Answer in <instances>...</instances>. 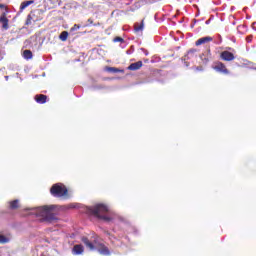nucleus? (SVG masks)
I'll list each match as a JSON object with an SVG mask.
<instances>
[{"mask_svg": "<svg viewBox=\"0 0 256 256\" xmlns=\"http://www.w3.org/2000/svg\"><path fill=\"white\" fill-rule=\"evenodd\" d=\"M86 213L88 215H93V217H96L97 219L106 221V223L113 221L112 217L107 216V213H109V208L105 204H96L94 206L87 207Z\"/></svg>", "mask_w": 256, "mask_h": 256, "instance_id": "1", "label": "nucleus"}, {"mask_svg": "<svg viewBox=\"0 0 256 256\" xmlns=\"http://www.w3.org/2000/svg\"><path fill=\"white\" fill-rule=\"evenodd\" d=\"M53 211H55V205H44L37 208V215L44 217V221L53 223L57 221V215Z\"/></svg>", "mask_w": 256, "mask_h": 256, "instance_id": "2", "label": "nucleus"}, {"mask_svg": "<svg viewBox=\"0 0 256 256\" xmlns=\"http://www.w3.org/2000/svg\"><path fill=\"white\" fill-rule=\"evenodd\" d=\"M50 194L53 197H58V198L67 197L69 195V190L64 184L56 183V184H53L52 187L50 188Z\"/></svg>", "mask_w": 256, "mask_h": 256, "instance_id": "3", "label": "nucleus"}, {"mask_svg": "<svg viewBox=\"0 0 256 256\" xmlns=\"http://www.w3.org/2000/svg\"><path fill=\"white\" fill-rule=\"evenodd\" d=\"M38 21H43V16H41L40 10L31 11L26 19L25 25H33V23H37Z\"/></svg>", "mask_w": 256, "mask_h": 256, "instance_id": "4", "label": "nucleus"}, {"mask_svg": "<svg viewBox=\"0 0 256 256\" xmlns=\"http://www.w3.org/2000/svg\"><path fill=\"white\" fill-rule=\"evenodd\" d=\"M214 71H217V73H222V75H229V69H227V66L223 62H215L213 66Z\"/></svg>", "mask_w": 256, "mask_h": 256, "instance_id": "5", "label": "nucleus"}, {"mask_svg": "<svg viewBox=\"0 0 256 256\" xmlns=\"http://www.w3.org/2000/svg\"><path fill=\"white\" fill-rule=\"evenodd\" d=\"M220 59L222 61H227V62L235 61V54H233L232 52H229V50H225L220 53Z\"/></svg>", "mask_w": 256, "mask_h": 256, "instance_id": "6", "label": "nucleus"}, {"mask_svg": "<svg viewBox=\"0 0 256 256\" xmlns=\"http://www.w3.org/2000/svg\"><path fill=\"white\" fill-rule=\"evenodd\" d=\"M0 23L2 25V29H4L5 31L9 29V19L7 18V12H3L0 15Z\"/></svg>", "mask_w": 256, "mask_h": 256, "instance_id": "7", "label": "nucleus"}, {"mask_svg": "<svg viewBox=\"0 0 256 256\" xmlns=\"http://www.w3.org/2000/svg\"><path fill=\"white\" fill-rule=\"evenodd\" d=\"M211 41H213V37L206 36V37L199 38L195 42V45L196 47H199V45H205V43H211Z\"/></svg>", "mask_w": 256, "mask_h": 256, "instance_id": "8", "label": "nucleus"}, {"mask_svg": "<svg viewBox=\"0 0 256 256\" xmlns=\"http://www.w3.org/2000/svg\"><path fill=\"white\" fill-rule=\"evenodd\" d=\"M81 241H82V243H84V245H85L88 249H90V251H95V244H94L93 242H91V241L89 240V238H87V237H82V238H81Z\"/></svg>", "mask_w": 256, "mask_h": 256, "instance_id": "9", "label": "nucleus"}, {"mask_svg": "<svg viewBox=\"0 0 256 256\" xmlns=\"http://www.w3.org/2000/svg\"><path fill=\"white\" fill-rule=\"evenodd\" d=\"M141 67H143V61H138V62L130 64L128 66V70L129 71H139V69H141Z\"/></svg>", "mask_w": 256, "mask_h": 256, "instance_id": "10", "label": "nucleus"}, {"mask_svg": "<svg viewBox=\"0 0 256 256\" xmlns=\"http://www.w3.org/2000/svg\"><path fill=\"white\" fill-rule=\"evenodd\" d=\"M84 251H85V248L81 244L74 245V247L72 249L73 255H81V254H83Z\"/></svg>", "mask_w": 256, "mask_h": 256, "instance_id": "11", "label": "nucleus"}, {"mask_svg": "<svg viewBox=\"0 0 256 256\" xmlns=\"http://www.w3.org/2000/svg\"><path fill=\"white\" fill-rule=\"evenodd\" d=\"M35 101H36V103H39L40 105H43V104L47 103V95L37 94L35 96Z\"/></svg>", "mask_w": 256, "mask_h": 256, "instance_id": "12", "label": "nucleus"}, {"mask_svg": "<svg viewBox=\"0 0 256 256\" xmlns=\"http://www.w3.org/2000/svg\"><path fill=\"white\" fill-rule=\"evenodd\" d=\"M98 253H100V255H111L109 248L107 246H105L104 244L99 245Z\"/></svg>", "mask_w": 256, "mask_h": 256, "instance_id": "13", "label": "nucleus"}, {"mask_svg": "<svg viewBox=\"0 0 256 256\" xmlns=\"http://www.w3.org/2000/svg\"><path fill=\"white\" fill-rule=\"evenodd\" d=\"M144 27H145V20H142L140 24L139 23L134 24V31L136 33H139V31H143Z\"/></svg>", "mask_w": 256, "mask_h": 256, "instance_id": "14", "label": "nucleus"}, {"mask_svg": "<svg viewBox=\"0 0 256 256\" xmlns=\"http://www.w3.org/2000/svg\"><path fill=\"white\" fill-rule=\"evenodd\" d=\"M33 3H35L34 0H28V1L22 2L20 5V11L27 9V7H29V5H33Z\"/></svg>", "mask_w": 256, "mask_h": 256, "instance_id": "15", "label": "nucleus"}, {"mask_svg": "<svg viewBox=\"0 0 256 256\" xmlns=\"http://www.w3.org/2000/svg\"><path fill=\"white\" fill-rule=\"evenodd\" d=\"M9 209L15 211V209H19V200H12L9 202Z\"/></svg>", "mask_w": 256, "mask_h": 256, "instance_id": "16", "label": "nucleus"}, {"mask_svg": "<svg viewBox=\"0 0 256 256\" xmlns=\"http://www.w3.org/2000/svg\"><path fill=\"white\" fill-rule=\"evenodd\" d=\"M205 54H202L201 59L202 61H205V63H209V59H211V49H207L206 51V57L203 58Z\"/></svg>", "mask_w": 256, "mask_h": 256, "instance_id": "17", "label": "nucleus"}, {"mask_svg": "<svg viewBox=\"0 0 256 256\" xmlns=\"http://www.w3.org/2000/svg\"><path fill=\"white\" fill-rule=\"evenodd\" d=\"M23 57L24 59H33V52L31 50H24Z\"/></svg>", "mask_w": 256, "mask_h": 256, "instance_id": "18", "label": "nucleus"}, {"mask_svg": "<svg viewBox=\"0 0 256 256\" xmlns=\"http://www.w3.org/2000/svg\"><path fill=\"white\" fill-rule=\"evenodd\" d=\"M67 37H69V32L63 31L61 32L59 39L60 41H67Z\"/></svg>", "mask_w": 256, "mask_h": 256, "instance_id": "19", "label": "nucleus"}, {"mask_svg": "<svg viewBox=\"0 0 256 256\" xmlns=\"http://www.w3.org/2000/svg\"><path fill=\"white\" fill-rule=\"evenodd\" d=\"M0 243H2V245L9 243V238H7L5 235H0Z\"/></svg>", "mask_w": 256, "mask_h": 256, "instance_id": "20", "label": "nucleus"}, {"mask_svg": "<svg viewBox=\"0 0 256 256\" xmlns=\"http://www.w3.org/2000/svg\"><path fill=\"white\" fill-rule=\"evenodd\" d=\"M0 11H4V13H9V7L5 4H0Z\"/></svg>", "mask_w": 256, "mask_h": 256, "instance_id": "21", "label": "nucleus"}, {"mask_svg": "<svg viewBox=\"0 0 256 256\" xmlns=\"http://www.w3.org/2000/svg\"><path fill=\"white\" fill-rule=\"evenodd\" d=\"M107 71H109V73H120L121 70H119V68H115V67H108Z\"/></svg>", "mask_w": 256, "mask_h": 256, "instance_id": "22", "label": "nucleus"}, {"mask_svg": "<svg viewBox=\"0 0 256 256\" xmlns=\"http://www.w3.org/2000/svg\"><path fill=\"white\" fill-rule=\"evenodd\" d=\"M113 41L114 43H124L125 40L122 37L117 36Z\"/></svg>", "mask_w": 256, "mask_h": 256, "instance_id": "23", "label": "nucleus"}, {"mask_svg": "<svg viewBox=\"0 0 256 256\" xmlns=\"http://www.w3.org/2000/svg\"><path fill=\"white\" fill-rule=\"evenodd\" d=\"M81 29V25H78V24H75L72 28H71V31H77Z\"/></svg>", "mask_w": 256, "mask_h": 256, "instance_id": "24", "label": "nucleus"}, {"mask_svg": "<svg viewBox=\"0 0 256 256\" xmlns=\"http://www.w3.org/2000/svg\"><path fill=\"white\" fill-rule=\"evenodd\" d=\"M251 39H253L252 36H248V37L246 38V40L248 41V43L251 42Z\"/></svg>", "mask_w": 256, "mask_h": 256, "instance_id": "25", "label": "nucleus"}, {"mask_svg": "<svg viewBox=\"0 0 256 256\" xmlns=\"http://www.w3.org/2000/svg\"><path fill=\"white\" fill-rule=\"evenodd\" d=\"M88 23H90V25H93V19H88Z\"/></svg>", "mask_w": 256, "mask_h": 256, "instance_id": "26", "label": "nucleus"}, {"mask_svg": "<svg viewBox=\"0 0 256 256\" xmlns=\"http://www.w3.org/2000/svg\"><path fill=\"white\" fill-rule=\"evenodd\" d=\"M188 53H197V50H190Z\"/></svg>", "mask_w": 256, "mask_h": 256, "instance_id": "27", "label": "nucleus"}, {"mask_svg": "<svg viewBox=\"0 0 256 256\" xmlns=\"http://www.w3.org/2000/svg\"><path fill=\"white\" fill-rule=\"evenodd\" d=\"M145 55H149V52H146Z\"/></svg>", "mask_w": 256, "mask_h": 256, "instance_id": "28", "label": "nucleus"}, {"mask_svg": "<svg viewBox=\"0 0 256 256\" xmlns=\"http://www.w3.org/2000/svg\"><path fill=\"white\" fill-rule=\"evenodd\" d=\"M228 51H231V48H230V47L228 48Z\"/></svg>", "mask_w": 256, "mask_h": 256, "instance_id": "29", "label": "nucleus"}, {"mask_svg": "<svg viewBox=\"0 0 256 256\" xmlns=\"http://www.w3.org/2000/svg\"><path fill=\"white\" fill-rule=\"evenodd\" d=\"M144 61H145V63H147L148 60L146 59V60H144Z\"/></svg>", "mask_w": 256, "mask_h": 256, "instance_id": "30", "label": "nucleus"}]
</instances>
